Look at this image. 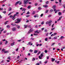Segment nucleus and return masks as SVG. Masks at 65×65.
Segmentation results:
<instances>
[{"mask_svg": "<svg viewBox=\"0 0 65 65\" xmlns=\"http://www.w3.org/2000/svg\"><path fill=\"white\" fill-rule=\"evenodd\" d=\"M21 18H17V21L15 22V23H19L21 22Z\"/></svg>", "mask_w": 65, "mask_h": 65, "instance_id": "f257e3e1", "label": "nucleus"}, {"mask_svg": "<svg viewBox=\"0 0 65 65\" xmlns=\"http://www.w3.org/2000/svg\"><path fill=\"white\" fill-rule=\"evenodd\" d=\"M33 31H34V29H33V28H30L29 31L28 32V34H30V33L31 32H33Z\"/></svg>", "mask_w": 65, "mask_h": 65, "instance_id": "f03ea898", "label": "nucleus"}, {"mask_svg": "<svg viewBox=\"0 0 65 65\" xmlns=\"http://www.w3.org/2000/svg\"><path fill=\"white\" fill-rule=\"evenodd\" d=\"M2 51L3 52H4L5 54H6V53H8L9 52L8 51H5V49H4L2 50Z\"/></svg>", "mask_w": 65, "mask_h": 65, "instance_id": "7ed1b4c3", "label": "nucleus"}, {"mask_svg": "<svg viewBox=\"0 0 65 65\" xmlns=\"http://www.w3.org/2000/svg\"><path fill=\"white\" fill-rule=\"evenodd\" d=\"M52 23V21L50 20L49 21L48 25L49 26H51Z\"/></svg>", "mask_w": 65, "mask_h": 65, "instance_id": "20e7f679", "label": "nucleus"}, {"mask_svg": "<svg viewBox=\"0 0 65 65\" xmlns=\"http://www.w3.org/2000/svg\"><path fill=\"white\" fill-rule=\"evenodd\" d=\"M29 0L30 1L31 0H27L26 1H24V3L26 4H28L29 3Z\"/></svg>", "mask_w": 65, "mask_h": 65, "instance_id": "39448f33", "label": "nucleus"}, {"mask_svg": "<svg viewBox=\"0 0 65 65\" xmlns=\"http://www.w3.org/2000/svg\"><path fill=\"white\" fill-rule=\"evenodd\" d=\"M12 31H16V30H17V28H16L14 27L13 28H12Z\"/></svg>", "mask_w": 65, "mask_h": 65, "instance_id": "423d86ee", "label": "nucleus"}, {"mask_svg": "<svg viewBox=\"0 0 65 65\" xmlns=\"http://www.w3.org/2000/svg\"><path fill=\"white\" fill-rule=\"evenodd\" d=\"M64 38V37H63V36H61V37L60 38H59L58 40H60V39H63Z\"/></svg>", "mask_w": 65, "mask_h": 65, "instance_id": "0eeeda50", "label": "nucleus"}, {"mask_svg": "<svg viewBox=\"0 0 65 65\" xmlns=\"http://www.w3.org/2000/svg\"><path fill=\"white\" fill-rule=\"evenodd\" d=\"M19 14V13L18 12H17L16 13V14H15L14 15V17H15V16H17V15H18V14Z\"/></svg>", "mask_w": 65, "mask_h": 65, "instance_id": "6e6552de", "label": "nucleus"}, {"mask_svg": "<svg viewBox=\"0 0 65 65\" xmlns=\"http://www.w3.org/2000/svg\"><path fill=\"white\" fill-rule=\"evenodd\" d=\"M62 16H61L60 17H59V19H58L57 20V21L59 22V21H60V20H61V18H62Z\"/></svg>", "mask_w": 65, "mask_h": 65, "instance_id": "1a4fd4ad", "label": "nucleus"}, {"mask_svg": "<svg viewBox=\"0 0 65 65\" xmlns=\"http://www.w3.org/2000/svg\"><path fill=\"white\" fill-rule=\"evenodd\" d=\"M43 7H45V8H47L48 7V6L46 5H43Z\"/></svg>", "mask_w": 65, "mask_h": 65, "instance_id": "9d476101", "label": "nucleus"}, {"mask_svg": "<svg viewBox=\"0 0 65 65\" xmlns=\"http://www.w3.org/2000/svg\"><path fill=\"white\" fill-rule=\"evenodd\" d=\"M20 2V1H18L15 4V5H17L18 4H19V3Z\"/></svg>", "mask_w": 65, "mask_h": 65, "instance_id": "9b49d317", "label": "nucleus"}, {"mask_svg": "<svg viewBox=\"0 0 65 65\" xmlns=\"http://www.w3.org/2000/svg\"><path fill=\"white\" fill-rule=\"evenodd\" d=\"M24 27L25 29H26V28H27V27H28V25H24Z\"/></svg>", "mask_w": 65, "mask_h": 65, "instance_id": "f8f14e48", "label": "nucleus"}, {"mask_svg": "<svg viewBox=\"0 0 65 65\" xmlns=\"http://www.w3.org/2000/svg\"><path fill=\"white\" fill-rule=\"evenodd\" d=\"M33 44L32 43H31V42H29V43L27 44V45H32Z\"/></svg>", "mask_w": 65, "mask_h": 65, "instance_id": "ddd939ff", "label": "nucleus"}, {"mask_svg": "<svg viewBox=\"0 0 65 65\" xmlns=\"http://www.w3.org/2000/svg\"><path fill=\"white\" fill-rule=\"evenodd\" d=\"M51 59L52 62H54V61L55 60V58H52Z\"/></svg>", "mask_w": 65, "mask_h": 65, "instance_id": "4468645a", "label": "nucleus"}, {"mask_svg": "<svg viewBox=\"0 0 65 65\" xmlns=\"http://www.w3.org/2000/svg\"><path fill=\"white\" fill-rule=\"evenodd\" d=\"M14 42H13L11 44V46H13L14 45Z\"/></svg>", "mask_w": 65, "mask_h": 65, "instance_id": "2eb2a0df", "label": "nucleus"}, {"mask_svg": "<svg viewBox=\"0 0 65 65\" xmlns=\"http://www.w3.org/2000/svg\"><path fill=\"white\" fill-rule=\"evenodd\" d=\"M38 52V51L35 50L34 51V53H37Z\"/></svg>", "mask_w": 65, "mask_h": 65, "instance_id": "dca6fc26", "label": "nucleus"}, {"mask_svg": "<svg viewBox=\"0 0 65 65\" xmlns=\"http://www.w3.org/2000/svg\"><path fill=\"white\" fill-rule=\"evenodd\" d=\"M58 14L59 15H62V13L59 12L58 13Z\"/></svg>", "mask_w": 65, "mask_h": 65, "instance_id": "f3484780", "label": "nucleus"}, {"mask_svg": "<svg viewBox=\"0 0 65 65\" xmlns=\"http://www.w3.org/2000/svg\"><path fill=\"white\" fill-rule=\"evenodd\" d=\"M38 30H37L36 31H35V33H37V34H39V32H38Z\"/></svg>", "mask_w": 65, "mask_h": 65, "instance_id": "a211bd4d", "label": "nucleus"}, {"mask_svg": "<svg viewBox=\"0 0 65 65\" xmlns=\"http://www.w3.org/2000/svg\"><path fill=\"white\" fill-rule=\"evenodd\" d=\"M15 16L14 17V15L13 17V18H12V19L13 20H14V19H15Z\"/></svg>", "mask_w": 65, "mask_h": 65, "instance_id": "6ab92c4d", "label": "nucleus"}, {"mask_svg": "<svg viewBox=\"0 0 65 65\" xmlns=\"http://www.w3.org/2000/svg\"><path fill=\"white\" fill-rule=\"evenodd\" d=\"M16 26L17 27V28L18 29H19L20 28V26H19V25H17Z\"/></svg>", "mask_w": 65, "mask_h": 65, "instance_id": "aec40b11", "label": "nucleus"}, {"mask_svg": "<svg viewBox=\"0 0 65 65\" xmlns=\"http://www.w3.org/2000/svg\"><path fill=\"white\" fill-rule=\"evenodd\" d=\"M39 58L40 59H42V57H41V56H39Z\"/></svg>", "mask_w": 65, "mask_h": 65, "instance_id": "412c9836", "label": "nucleus"}, {"mask_svg": "<svg viewBox=\"0 0 65 65\" xmlns=\"http://www.w3.org/2000/svg\"><path fill=\"white\" fill-rule=\"evenodd\" d=\"M53 9L54 8H56V5H54V6H53Z\"/></svg>", "mask_w": 65, "mask_h": 65, "instance_id": "4be33fe9", "label": "nucleus"}, {"mask_svg": "<svg viewBox=\"0 0 65 65\" xmlns=\"http://www.w3.org/2000/svg\"><path fill=\"white\" fill-rule=\"evenodd\" d=\"M40 56L42 58V57H43V55L42 54H41Z\"/></svg>", "mask_w": 65, "mask_h": 65, "instance_id": "5701e85b", "label": "nucleus"}, {"mask_svg": "<svg viewBox=\"0 0 65 65\" xmlns=\"http://www.w3.org/2000/svg\"><path fill=\"white\" fill-rule=\"evenodd\" d=\"M48 10H46L45 12V13H47V12H48Z\"/></svg>", "mask_w": 65, "mask_h": 65, "instance_id": "b1692460", "label": "nucleus"}, {"mask_svg": "<svg viewBox=\"0 0 65 65\" xmlns=\"http://www.w3.org/2000/svg\"><path fill=\"white\" fill-rule=\"evenodd\" d=\"M31 6H29L27 7L28 9H30L31 8Z\"/></svg>", "mask_w": 65, "mask_h": 65, "instance_id": "393cba45", "label": "nucleus"}, {"mask_svg": "<svg viewBox=\"0 0 65 65\" xmlns=\"http://www.w3.org/2000/svg\"><path fill=\"white\" fill-rule=\"evenodd\" d=\"M2 12H3V13L4 14H5V13H6V11H3Z\"/></svg>", "mask_w": 65, "mask_h": 65, "instance_id": "a878e982", "label": "nucleus"}, {"mask_svg": "<svg viewBox=\"0 0 65 65\" xmlns=\"http://www.w3.org/2000/svg\"><path fill=\"white\" fill-rule=\"evenodd\" d=\"M11 8H9L8 11H11Z\"/></svg>", "mask_w": 65, "mask_h": 65, "instance_id": "bb28decb", "label": "nucleus"}, {"mask_svg": "<svg viewBox=\"0 0 65 65\" xmlns=\"http://www.w3.org/2000/svg\"><path fill=\"white\" fill-rule=\"evenodd\" d=\"M35 11H33L32 12V14H35Z\"/></svg>", "mask_w": 65, "mask_h": 65, "instance_id": "cd10ccee", "label": "nucleus"}, {"mask_svg": "<svg viewBox=\"0 0 65 65\" xmlns=\"http://www.w3.org/2000/svg\"><path fill=\"white\" fill-rule=\"evenodd\" d=\"M8 22V21H6L5 23V25H6L7 24V23Z\"/></svg>", "mask_w": 65, "mask_h": 65, "instance_id": "c85d7f7f", "label": "nucleus"}, {"mask_svg": "<svg viewBox=\"0 0 65 65\" xmlns=\"http://www.w3.org/2000/svg\"><path fill=\"white\" fill-rule=\"evenodd\" d=\"M26 9H25V8H23V9L22 10V11H26Z\"/></svg>", "mask_w": 65, "mask_h": 65, "instance_id": "c756f323", "label": "nucleus"}, {"mask_svg": "<svg viewBox=\"0 0 65 65\" xmlns=\"http://www.w3.org/2000/svg\"><path fill=\"white\" fill-rule=\"evenodd\" d=\"M7 27L8 28H10V26L9 25H7Z\"/></svg>", "mask_w": 65, "mask_h": 65, "instance_id": "7c9ffc66", "label": "nucleus"}, {"mask_svg": "<svg viewBox=\"0 0 65 65\" xmlns=\"http://www.w3.org/2000/svg\"><path fill=\"white\" fill-rule=\"evenodd\" d=\"M55 44V43H52V44L51 45V46H53V45H54Z\"/></svg>", "mask_w": 65, "mask_h": 65, "instance_id": "2f4dec72", "label": "nucleus"}, {"mask_svg": "<svg viewBox=\"0 0 65 65\" xmlns=\"http://www.w3.org/2000/svg\"><path fill=\"white\" fill-rule=\"evenodd\" d=\"M35 58H32V61H35Z\"/></svg>", "mask_w": 65, "mask_h": 65, "instance_id": "473e14b6", "label": "nucleus"}, {"mask_svg": "<svg viewBox=\"0 0 65 65\" xmlns=\"http://www.w3.org/2000/svg\"><path fill=\"white\" fill-rule=\"evenodd\" d=\"M27 27H28V28H31V25H28L27 26Z\"/></svg>", "mask_w": 65, "mask_h": 65, "instance_id": "72a5a7b5", "label": "nucleus"}, {"mask_svg": "<svg viewBox=\"0 0 65 65\" xmlns=\"http://www.w3.org/2000/svg\"><path fill=\"white\" fill-rule=\"evenodd\" d=\"M41 53V52L40 51H39V53H38V54H37V55H39V54H40Z\"/></svg>", "mask_w": 65, "mask_h": 65, "instance_id": "f704fd0d", "label": "nucleus"}, {"mask_svg": "<svg viewBox=\"0 0 65 65\" xmlns=\"http://www.w3.org/2000/svg\"><path fill=\"white\" fill-rule=\"evenodd\" d=\"M48 1H47L46 2V4H48Z\"/></svg>", "mask_w": 65, "mask_h": 65, "instance_id": "c9c22d12", "label": "nucleus"}, {"mask_svg": "<svg viewBox=\"0 0 65 65\" xmlns=\"http://www.w3.org/2000/svg\"><path fill=\"white\" fill-rule=\"evenodd\" d=\"M3 30H4V29H3V28L2 29H1V30H0V31H1V32H2V31H3Z\"/></svg>", "mask_w": 65, "mask_h": 65, "instance_id": "e433bc0d", "label": "nucleus"}, {"mask_svg": "<svg viewBox=\"0 0 65 65\" xmlns=\"http://www.w3.org/2000/svg\"><path fill=\"white\" fill-rule=\"evenodd\" d=\"M55 29V28L54 27V28H52V29H51V30L52 31H53V30H54Z\"/></svg>", "mask_w": 65, "mask_h": 65, "instance_id": "4c0bfd02", "label": "nucleus"}, {"mask_svg": "<svg viewBox=\"0 0 65 65\" xmlns=\"http://www.w3.org/2000/svg\"><path fill=\"white\" fill-rule=\"evenodd\" d=\"M21 61H20L19 62V63H22V61H23V60H21Z\"/></svg>", "mask_w": 65, "mask_h": 65, "instance_id": "58836bf2", "label": "nucleus"}, {"mask_svg": "<svg viewBox=\"0 0 65 65\" xmlns=\"http://www.w3.org/2000/svg\"><path fill=\"white\" fill-rule=\"evenodd\" d=\"M49 23V21L47 22L46 23V25H47V24H48Z\"/></svg>", "mask_w": 65, "mask_h": 65, "instance_id": "ea45409f", "label": "nucleus"}, {"mask_svg": "<svg viewBox=\"0 0 65 65\" xmlns=\"http://www.w3.org/2000/svg\"><path fill=\"white\" fill-rule=\"evenodd\" d=\"M30 14V12L29 11L27 12V13H26V14Z\"/></svg>", "mask_w": 65, "mask_h": 65, "instance_id": "a19ab883", "label": "nucleus"}, {"mask_svg": "<svg viewBox=\"0 0 65 65\" xmlns=\"http://www.w3.org/2000/svg\"><path fill=\"white\" fill-rule=\"evenodd\" d=\"M54 38L55 39H56L57 38V36H56L54 37Z\"/></svg>", "mask_w": 65, "mask_h": 65, "instance_id": "79ce46f5", "label": "nucleus"}, {"mask_svg": "<svg viewBox=\"0 0 65 65\" xmlns=\"http://www.w3.org/2000/svg\"><path fill=\"white\" fill-rule=\"evenodd\" d=\"M45 41H47V38H46L45 39Z\"/></svg>", "mask_w": 65, "mask_h": 65, "instance_id": "37998d69", "label": "nucleus"}, {"mask_svg": "<svg viewBox=\"0 0 65 65\" xmlns=\"http://www.w3.org/2000/svg\"><path fill=\"white\" fill-rule=\"evenodd\" d=\"M34 38H30V39L32 40H34Z\"/></svg>", "mask_w": 65, "mask_h": 65, "instance_id": "c03bdc74", "label": "nucleus"}, {"mask_svg": "<svg viewBox=\"0 0 65 65\" xmlns=\"http://www.w3.org/2000/svg\"><path fill=\"white\" fill-rule=\"evenodd\" d=\"M8 59H9V60H10V56L8 57Z\"/></svg>", "mask_w": 65, "mask_h": 65, "instance_id": "a18cd8bd", "label": "nucleus"}, {"mask_svg": "<svg viewBox=\"0 0 65 65\" xmlns=\"http://www.w3.org/2000/svg\"><path fill=\"white\" fill-rule=\"evenodd\" d=\"M44 29V28H41V30L42 31H43V30Z\"/></svg>", "mask_w": 65, "mask_h": 65, "instance_id": "49530a36", "label": "nucleus"}, {"mask_svg": "<svg viewBox=\"0 0 65 65\" xmlns=\"http://www.w3.org/2000/svg\"><path fill=\"white\" fill-rule=\"evenodd\" d=\"M59 63H60V61H59L56 62V63H57V64H59Z\"/></svg>", "mask_w": 65, "mask_h": 65, "instance_id": "de8ad7c7", "label": "nucleus"}, {"mask_svg": "<svg viewBox=\"0 0 65 65\" xmlns=\"http://www.w3.org/2000/svg\"><path fill=\"white\" fill-rule=\"evenodd\" d=\"M44 24V22H42L41 23V24L42 25H43Z\"/></svg>", "mask_w": 65, "mask_h": 65, "instance_id": "09e8293b", "label": "nucleus"}, {"mask_svg": "<svg viewBox=\"0 0 65 65\" xmlns=\"http://www.w3.org/2000/svg\"><path fill=\"white\" fill-rule=\"evenodd\" d=\"M45 53H47V51L46 50H45Z\"/></svg>", "mask_w": 65, "mask_h": 65, "instance_id": "8fccbe9b", "label": "nucleus"}, {"mask_svg": "<svg viewBox=\"0 0 65 65\" xmlns=\"http://www.w3.org/2000/svg\"><path fill=\"white\" fill-rule=\"evenodd\" d=\"M13 16L11 15H10V18H12V17H13Z\"/></svg>", "mask_w": 65, "mask_h": 65, "instance_id": "3c124183", "label": "nucleus"}, {"mask_svg": "<svg viewBox=\"0 0 65 65\" xmlns=\"http://www.w3.org/2000/svg\"><path fill=\"white\" fill-rule=\"evenodd\" d=\"M34 35H35V36H37L38 35L37 34H34Z\"/></svg>", "mask_w": 65, "mask_h": 65, "instance_id": "603ef678", "label": "nucleus"}, {"mask_svg": "<svg viewBox=\"0 0 65 65\" xmlns=\"http://www.w3.org/2000/svg\"><path fill=\"white\" fill-rule=\"evenodd\" d=\"M29 51L30 52H33V50L30 49L29 50Z\"/></svg>", "mask_w": 65, "mask_h": 65, "instance_id": "864d4df0", "label": "nucleus"}, {"mask_svg": "<svg viewBox=\"0 0 65 65\" xmlns=\"http://www.w3.org/2000/svg\"><path fill=\"white\" fill-rule=\"evenodd\" d=\"M53 9H51L50 10V12H53Z\"/></svg>", "mask_w": 65, "mask_h": 65, "instance_id": "5fc2aeb1", "label": "nucleus"}, {"mask_svg": "<svg viewBox=\"0 0 65 65\" xmlns=\"http://www.w3.org/2000/svg\"><path fill=\"white\" fill-rule=\"evenodd\" d=\"M47 62H48L47 61H46L44 62L45 64H46V63H47Z\"/></svg>", "mask_w": 65, "mask_h": 65, "instance_id": "6e6d98bb", "label": "nucleus"}, {"mask_svg": "<svg viewBox=\"0 0 65 65\" xmlns=\"http://www.w3.org/2000/svg\"><path fill=\"white\" fill-rule=\"evenodd\" d=\"M47 31V29H45L44 30L45 32H46Z\"/></svg>", "mask_w": 65, "mask_h": 65, "instance_id": "4d7b16f0", "label": "nucleus"}, {"mask_svg": "<svg viewBox=\"0 0 65 65\" xmlns=\"http://www.w3.org/2000/svg\"><path fill=\"white\" fill-rule=\"evenodd\" d=\"M38 17V16H36V15H34V18H36V17Z\"/></svg>", "mask_w": 65, "mask_h": 65, "instance_id": "13d9d810", "label": "nucleus"}, {"mask_svg": "<svg viewBox=\"0 0 65 65\" xmlns=\"http://www.w3.org/2000/svg\"><path fill=\"white\" fill-rule=\"evenodd\" d=\"M51 17V15H50L48 16L47 17L48 18H50V17Z\"/></svg>", "mask_w": 65, "mask_h": 65, "instance_id": "bf43d9fd", "label": "nucleus"}, {"mask_svg": "<svg viewBox=\"0 0 65 65\" xmlns=\"http://www.w3.org/2000/svg\"><path fill=\"white\" fill-rule=\"evenodd\" d=\"M41 9V8L40 7H39L38 8V9L39 10L40 9Z\"/></svg>", "mask_w": 65, "mask_h": 65, "instance_id": "052dcab7", "label": "nucleus"}, {"mask_svg": "<svg viewBox=\"0 0 65 65\" xmlns=\"http://www.w3.org/2000/svg\"><path fill=\"white\" fill-rule=\"evenodd\" d=\"M11 13H11V12L10 13L8 14V15H10V14H11Z\"/></svg>", "mask_w": 65, "mask_h": 65, "instance_id": "680f3d73", "label": "nucleus"}, {"mask_svg": "<svg viewBox=\"0 0 65 65\" xmlns=\"http://www.w3.org/2000/svg\"><path fill=\"white\" fill-rule=\"evenodd\" d=\"M26 17H30V15H26Z\"/></svg>", "mask_w": 65, "mask_h": 65, "instance_id": "e2e57ef3", "label": "nucleus"}, {"mask_svg": "<svg viewBox=\"0 0 65 65\" xmlns=\"http://www.w3.org/2000/svg\"><path fill=\"white\" fill-rule=\"evenodd\" d=\"M48 33H47L46 35V36H48Z\"/></svg>", "mask_w": 65, "mask_h": 65, "instance_id": "0e129e2a", "label": "nucleus"}, {"mask_svg": "<svg viewBox=\"0 0 65 65\" xmlns=\"http://www.w3.org/2000/svg\"><path fill=\"white\" fill-rule=\"evenodd\" d=\"M0 9H1V10H3V8H0Z\"/></svg>", "mask_w": 65, "mask_h": 65, "instance_id": "69168bd1", "label": "nucleus"}, {"mask_svg": "<svg viewBox=\"0 0 65 65\" xmlns=\"http://www.w3.org/2000/svg\"><path fill=\"white\" fill-rule=\"evenodd\" d=\"M36 65H39L40 64H39V63H37L36 64Z\"/></svg>", "mask_w": 65, "mask_h": 65, "instance_id": "338daca9", "label": "nucleus"}, {"mask_svg": "<svg viewBox=\"0 0 65 65\" xmlns=\"http://www.w3.org/2000/svg\"><path fill=\"white\" fill-rule=\"evenodd\" d=\"M43 14H42L40 16V17H42V16H43Z\"/></svg>", "mask_w": 65, "mask_h": 65, "instance_id": "774afa93", "label": "nucleus"}]
</instances>
